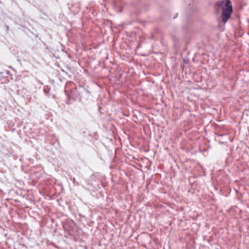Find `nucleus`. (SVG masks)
Segmentation results:
<instances>
[{
    "instance_id": "1",
    "label": "nucleus",
    "mask_w": 249,
    "mask_h": 249,
    "mask_svg": "<svg viewBox=\"0 0 249 249\" xmlns=\"http://www.w3.org/2000/svg\"><path fill=\"white\" fill-rule=\"evenodd\" d=\"M232 12V7L231 4L224 8L222 14V20L224 23L230 18Z\"/></svg>"
},
{
    "instance_id": "2",
    "label": "nucleus",
    "mask_w": 249,
    "mask_h": 249,
    "mask_svg": "<svg viewBox=\"0 0 249 249\" xmlns=\"http://www.w3.org/2000/svg\"><path fill=\"white\" fill-rule=\"evenodd\" d=\"M231 4L230 0H220L216 3V6L218 8H221L222 10L225 7Z\"/></svg>"
},
{
    "instance_id": "3",
    "label": "nucleus",
    "mask_w": 249,
    "mask_h": 249,
    "mask_svg": "<svg viewBox=\"0 0 249 249\" xmlns=\"http://www.w3.org/2000/svg\"><path fill=\"white\" fill-rule=\"evenodd\" d=\"M6 28H7V30H9V26H6Z\"/></svg>"
},
{
    "instance_id": "4",
    "label": "nucleus",
    "mask_w": 249,
    "mask_h": 249,
    "mask_svg": "<svg viewBox=\"0 0 249 249\" xmlns=\"http://www.w3.org/2000/svg\"><path fill=\"white\" fill-rule=\"evenodd\" d=\"M75 180V178H73V182H74Z\"/></svg>"
},
{
    "instance_id": "5",
    "label": "nucleus",
    "mask_w": 249,
    "mask_h": 249,
    "mask_svg": "<svg viewBox=\"0 0 249 249\" xmlns=\"http://www.w3.org/2000/svg\"><path fill=\"white\" fill-rule=\"evenodd\" d=\"M176 17V16H175V17H174V18H175Z\"/></svg>"
},
{
    "instance_id": "6",
    "label": "nucleus",
    "mask_w": 249,
    "mask_h": 249,
    "mask_svg": "<svg viewBox=\"0 0 249 249\" xmlns=\"http://www.w3.org/2000/svg\"><path fill=\"white\" fill-rule=\"evenodd\" d=\"M176 17V16H175V17H174V18H175Z\"/></svg>"
}]
</instances>
